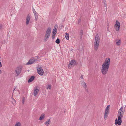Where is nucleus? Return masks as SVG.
<instances>
[{
    "instance_id": "nucleus-31",
    "label": "nucleus",
    "mask_w": 126,
    "mask_h": 126,
    "mask_svg": "<svg viewBox=\"0 0 126 126\" xmlns=\"http://www.w3.org/2000/svg\"><path fill=\"white\" fill-rule=\"evenodd\" d=\"M80 21H81V20H80V19H78V23H79L80 22Z\"/></svg>"
},
{
    "instance_id": "nucleus-8",
    "label": "nucleus",
    "mask_w": 126,
    "mask_h": 126,
    "mask_svg": "<svg viewBox=\"0 0 126 126\" xmlns=\"http://www.w3.org/2000/svg\"><path fill=\"white\" fill-rule=\"evenodd\" d=\"M76 65V62L75 60H72L69 64L68 65V67L69 69H71V66H74Z\"/></svg>"
},
{
    "instance_id": "nucleus-14",
    "label": "nucleus",
    "mask_w": 126,
    "mask_h": 126,
    "mask_svg": "<svg viewBox=\"0 0 126 126\" xmlns=\"http://www.w3.org/2000/svg\"><path fill=\"white\" fill-rule=\"evenodd\" d=\"M51 121L50 119H48L45 123V124L47 126H48L50 123Z\"/></svg>"
},
{
    "instance_id": "nucleus-35",
    "label": "nucleus",
    "mask_w": 126,
    "mask_h": 126,
    "mask_svg": "<svg viewBox=\"0 0 126 126\" xmlns=\"http://www.w3.org/2000/svg\"><path fill=\"white\" fill-rule=\"evenodd\" d=\"M80 78L81 79H83V77L82 75H81L80 77Z\"/></svg>"
},
{
    "instance_id": "nucleus-15",
    "label": "nucleus",
    "mask_w": 126,
    "mask_h": 126,
    "mask_svg": "<svg viewBox=\"0 0 126 126\" xmlns=\"http://www.w3.org/2000/svg\"><path fill=\"white\" fill-rule=\"evenodd\" d=\"M57 26L56 25H55L54 28L52 32L57 33Z\"/></svg>"
},
{
    "instance_id": "nucleus-1",
    "label": "nucleus",
    "mask_w": 126,
    "mask_h": 126,
    "mask_svg": "<svg viewBox=\"0 0 126 126\" xmlns=\"http://www.w3.org/2000/svg\"><path fill=\"white\" fill-rule=\"evenodd\" d=\"M124 110L123 107H122L119 110L117 114L118 118H116L115 120V124L120 125L122 123V118H123L124 114Z\"/></svg>"
},
{
    "instance_id": "nucleus-12",
    "label": "nucleus",
    "mask_w": 126,
    "mask_h": 126,
    "mask_svg": "<svg viewBox=\"0 0 126 126\" xmlns=\"http://www.w3.org/2000/svg\"><path fill=\"white\" fill-rule=\"evenodd\" d=\"M31 17L29 15H28L26 17V24L27 25L29 22L30 20V19Z\"/></svg>"
},
{
    "instance_id": "nucleus-5",
    "label": "nucleus",
    "mask_w": 126,
    "mask_h": 126,
    "mask_svg": "<svg viewBox=\"0 0 126 126\" xmlns=\"http://www.w3.org/2000/svg\"><path fill=\"white\" fill-rule=\"evenodd\" d=\"M110 63V59L109 58H107L105 61V62L102 65L109 67Z\"/></svg>"
},
{
    "instance_id": "nucleus-23",
    "label": "nucleus",
    "mask_w": 126,
    "mask_h": 126,
    "mask_svg": "<svg viewBox=\"0 0 126 126\" xmlns=\"http://www.w3.org/2000/svg\"><path fill=\"white\" fill-rule=\"evenodd\" d=\"M15 126H21V124L19 122H17L15 124Z\"/></svg>"
},
{
    "instance_id": "nucleus-4",
    "label": "nucleus",
    "mask_w": 126,
    "mask_h": 126,
    "mask_svg": "<svg viewBox=\"0 0 126 126\" xmlns=\"http://www.w3.org/2000/svg\"><path fill=\"white\" fill-rule=\"evenodd\" d=\"M109 67L103 65L102 66L101 72L104 75H106L108 72Z\"/></svg>"
},
{
    "instance_id": "nucleus-10",
    "label": "nucleus",
    "mask_w": 126,
    "mask_h": 126,
    "mask_svg": "<svg viewBox=\"0 0 126 126\" xmlns=\"http://www.w3.org/2000/svg\"><path fill=\"white\" fill-rule=\"evenodd\" d=\"M37 69L38 73L41 76H42L44 72L42 68L41 67H40Z\"/></svg>"
},
{
    "instance_id": "nucleus-30",
    "label": "nucleus",
    "mask_w": 126,
    "mask_h": 126,
    "mask_svg": "<svg viewBox=\"0 0 126 126\" xmlns=\"http://www.w3.org/2000/svg\"><path fill=\"white\" fill-rule=\"evenodd\" d=\"M25 100V97H23V98L22 101V103L23 104H24Z\"/></svg>"
},
{
    "instance_id": "nucleus-34",
    "label": "nucleus",
    "mask_w": 126,
    "mask_h": 126,
    "mask_svg": "<svg viewBox=\"0 0 126 126\" xmlns=\"http://www.w3.org/2000/svg\"><path fill=\"white\" fill-rule=\"evenodd\" d=\"M2 66V65L1 62H0V67Z\"/></svg>"
},
{
    "instance_id": "nucleus-13",
    "label": "nucleus",
    "mask_w": 126,
    "mask_h": 126,
    "mask_svg": "<svg viewBox=\"0 0 126 126\" xmlns=\"http://www.w3.org/2000/svg\"><path fill=\"white\" fill-rule=\"evenodd\" d=\"M39 91L38 89H36L34 90L33 92V94L35 96H36L37 95L38 92Z\"/></svg>"
},
{
    "instance_id": "nucleus-21",
    "label": "nucleus",
    "mask_w": 126,
    "mask_h": 126,
    "mask_svg": "<svg viewBox=\"0 0 126 126\" xmlns=\"http://www.w3.org/2000/svg\"><path fill=\"white\" fill-rule=\"evenodd\" d=\"M12 102L13 103V104L14 105V104L16 103V101L15 99L13 98L12 97H11V98Z\"/></svg>"
},
{
    "instance_id": "nucleus-11",
    "label": "nucleus",
    "mask_w": 126,
    "mask_h": 126,
    "mask_svg": "<svg viewBox=\"0 0 126 126\" xmlns=\"http://www.w3.org/2000/svg\"><path fill=\"white\" fill-rule=\"evenodd\" d=\"M22 68L21 67H18L16 68L15 70V72L17 75H18L21 73Z\"/></svg>"
},
{
    "instance_id": "nucleus-3",
    "label": "nucleus",
    "mask_w": 126,
    "mask_h": 126,
    "mask_svg": "<svg viewBox=\"0 0 126 126\" xmlns=\"http://www.w3.org/2000/svg\"><path fill=\"white\" fill-rule=\"evenodd\" d=\"M51 32V29L50 27L47 28L46 31L44 40L45 42H46L50 36Z\"/></svg>"
},
{
    "instance_id": "nucleus-32",
    "label": "nucleus",
    "mask_w": 126,
    "mask_h": 126,
    "mask_svg": "<svg viewBox=\"0 0 126 126\" xmlns=\"http://www.w3.org/2000/svg\"><path fill=\"white\" fill-rule=\"evenodd\" d=\"M102 2L104 3H106V0H103V1H102Z\"/></svg>"
},
{
    "instance_id": "nucleus-6",
    "label": "nucleus",
    "mask_w": 126,
    "mask_h": 126,
    "mask_svg": "<svg viewBox=\"0 0 126 126\" xmlns=\"http://www.w3.org/2000/svg\"><path fill=\"white\" fill-rule=\"evenodd\" d=\"M114 25L115 29L116 31H119L120 27V23L117 20L116 21Z\"/></svg>"
},
{
    "instance_id": "nucleus-18",
    "label": "nucleus",
    "mask_w": 126,
    "mask_h": 126,
    "mask_svg": "<svg viewBox=\"0 0 126 126\" xmlns=\"http://www.w3.org/2000/svg\"><path fill=\"white\" fill-rule=\"evenodd\" d=\"M45 117V114H43L40 116L39 118V120H42L44 119Z\"/></svg>"
},
{
    "instance_id": "nucleus-29",
    "label": "nucleus",
    "mask_w": 126,
    "mask_h": 126,
    "mask_svg": "<svg viewBox=\"0 0 126 126\" xmlns=\"http://www.w3.org/2000/svg\"><path fill=\"white\" fill-rule=\"evenodd\" d=\"M49 88V89H51V85H48V86L47 87V89H48Z\"/></svg>"
},
{
    "instance_id": "nucleus-26",
    "label": "nucleus",
    "mask_w": 126,
    "mask_h": 126,
    "mask_svg": "<svg viewBox=\"0 0 126 126\" xmlns=\"http://www.w3.org/2000/svg\"><path fill=\"white\" fill-rule=\"evenodd\" d=\"M32 11L34 15L36 14V12L34 8H33Z\"/></svg>"
},
{
    "instance_id": "nucleus-7",
    "label": "nucleus",
    "mask_w": 126,
    "mask_h": 126,
    "mask_svg": "<svg viewBox=\"0 0 126 126\" xmlns=\"http://www.w3.org/2000/svg\"><path fill=\"white\" fill-rule=\"evenodd\" d=\"M38 61V60H37L33 58L30 59L29 61L28 62L26 63V64L27 65L32 64L33 63H34Z\"/></svg>"
},
{
    "instance_id": "nucleus-2",
    "label": "nucleus",
    "mask_w": 126,
    "mask_h": 126,
    "mask_svg": "<svg viewBox=\"0 0 126 126\" xmlns=\"http://www.w3.org/2000/svg\"><path fill=\"white\" fill-rule=\"evenodd\" d=\"M100 38L98 34L96 35L95 36V41L94 43V48L95 51H96L99 47Z\"/></svg>"
},
{
    "instance_id": "nucleus-24",
    "label": "nucleus",
    "mask_w": 126,
    "mask_h": 126,
    "mask_svg": "<svg viewBox=\"0 0 126 126\" xmlns=\"http://www.w3.org/2000/svg\"><path fill=\"white\" fill-rule=\"evenodd\" d=\"M121 41L120 40H118L116 42V44L117 45L119 46L120 44Z\"/></svg>"
},
{
    "instance_id": "nucleus-25",
    "label": "nucleus",
    "mask_w": 126,
    "mask_h": 126,
    "mask_svg": "<svg viewBox=\"0 0 126 126\" xmlns=\"http://www.w3.org/2000/svg\"><path fill=\"white\" fill-rule=\"evenodd\" d=\"M55 42L57 44H58L60 43V39L59 38H57L55 41Z\"/></svg>"
},
{
    "instance_id": "nucleus-17",
    "label": "nucleus",
    "mask_w": 126,
    "mask_h": 126,
    "mask_svg": "<svg viewBox=\"0 0 126 126\" xmlns=\"http://www.w3.org/2000/svg\"><path fill=\"white\" fill-rule=\"evenodd\" d=\"M81 83L84 88L85 87L87 86L86 83L83 81H81Z\"/></svg>"
},
{
    "instance_id": "nucleus-20",
    "label": "nucleus",
    "mask_w": 126,
    "mask_h": 126,
    "mask_svg": "<svg viewBox=\"0 0 126 126\" xmlns=\"http://www.w3.org/2000/svg\"><path fill=\"white\" fill-rule=\"evenodd\" d=\"M65 36L66 39L67 40H68L69 39V35L66 32L65 33Z\"/></svg>"
},
{
    "instance_id": "nucleus-36",
    "label": "nucleus",
    "mask_w": 126,
    "mask_h": 126,
    "mask_svg": "<svg viewBox=\"0 0 126 126\" xmlns=\"http://www.w3.org/2000/svg\"><path fill=\"white\" fill-rule=\"evenodd\" d=\"M15 89L14 90H13V93H14V92L15 91Z\"/></svg>"
},
{
    "instance_id": "nucleus-28",
    "label": "nucleus",
    "mask_w": 126,
    "mask_h": 126,
    "mask_svg": "<svg viewBox=\"0 0 126 126\" xmlns=\"http://www.w3.org/2000/svg\"><path fill=\"white\" fill-rule=\"evenodd\" d=\"M85 89V91L87 93L88 92V90L87 88V86H86L84 88Z\"/></svg>"
},
{
    "instance_id": "nucleus-37",
    "label": "nucleus",
    "mask_w": 126,
    "mask_h": 126,
    "mask_svg": "<svg viewBox=\"0 0 126 126\" xmlns=\"http://www.w3.org/2000/svg\"><path fill=\"white\" fill-rule=\"evenodd\" d=\"M1 61V57L0 56V61Z\"/></svg>"
},
{
    "instance_id": "nucleus-27",
    "label": "nucleus",
    "mask_w": 126,
    "mask_h": 126,
    "mask_svg": "<svg viewBox=\"0 0 126 126\" xmlns=\"http://www.w3.org/2000/svg\"><path fill=\"white\" fill-rule=\"evenodd\" d=\"M35 16V20H37V19L38 18V15L37 14L34 15Z\"/></svg>"
},
{
    "instance_id": "nucleus-19",
    "label": "nucleus",
    "mask_w": 126,
    "mask_h": 126,
    "mask_svg": "<svg viewBox=\"0 0 126 126\" xmlns=\"http://www.w3.org/2000/svg\"><path fill=\"white\" fill-rule=\"evenodd\" d=\"M83 33V31L82 30H81L80 33V39H81L82 38Z\"/></svg>"
},
{
    "instance_id": "nucleus-16",
    "label": "nucleus",
    "mask_w": 126,
    "mask_h": 126,
    "mask_svg": "<svg viewBox=\"0 0 126 126\" xmlns=\"http://www.w3.org/2000/svg\"><path fill=\"white\" fill-rule=\"evenodd\" d=\"M34 76H32L28 80V82L29 83L32 82L34 79Z\"/></svg>"
},
{
    "instance_id": "nucleus-9",
    "label": "nucleus",
    "mask_w": 126,
    "mask_h": 126,
    "mask_svg": "<svg viewBox=\"0 0 126 126\" xmlns=\"http://www.w3.org/2000/svg\"><path fill=\"white\" fill-rule=\"evenodd\" d=\"M110 106V105H108L105 109L104 115L105 119H106L109 113V108Z\"/></svg>"
},
{
    "instance_id": "nucleus-38",
    "label": "nucleus",
    "mask_w": 126,
    "mask_h": 126,
    "mask_svg": "<svg viewBox=\"0 0 126 126\" xmlns=\"http://www.w3.org/2000/svg\"><path fill=\"white\" fill-rule=\"evenodd\" d=\"M1 71L0 70V74H1Z\"/></svg>"
},
{
    "instance_id": "nucleus-22",
    "label": "nucleus",
    "mask_w": 126,
    "mask_h": 126,
    "mask_svg": "<svg viewBox=\"0 0 126 126\" xmlns=\"http://www.w3.org/2000/svg\"><path fill=\"white\" fill-rule=\"evenodd\" d=\"M56 33V32H52V37L53 39H54V38Z\"/></svg>"
},
{
    "instance_id": "nucleus-33",
    "label": "nucleus",
    "mask_w": 126,
    "mask_h": 126,
    "mask_svg": "<svg viewBox=\"0 0 126 126\" xmlns=\"http://www.w3.org/2000/svg\"><path fill=\"white\" fill-rule=\"evenodd\" d=\"M104 6L105 7H106L107 6V5L106 3H104Z\"/></svg>"
}]
</instances>
